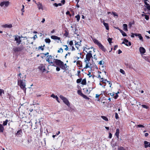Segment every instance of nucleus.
<instances>
[{
  "label": "nucleus",
  "mask_w": 150,
  "mask_h": 150,
  "mask_svg": "<svg viewBox=\"0 0 150 150\" xmlns=\"http://www.w3.org/2000/svg\"><path fill=\"white\" fill-rule=\"evenodd\" d=\"M22 132L21 129L18 131L16 134V135L18 136H20L21 135Z\"/></svg>",
  "instance_id": "obj_16"
},
{
  "label": "nucleus",
  "mask_w": 150,
  "mask_h": 150,
  "mask_svg": "<svg viewBox=\"0 0 150 150\" xmlns=\"http://www.w3.org/2000/svg\"><path fill=\"white\" fill-rule=\"evenodd\" d=\"M24 47L23 45H21L19 47H14L13 50L14 52H19L21 51L24 49Z\"/></svg>",
  "instance_id": "obj_5"
},
{
  "label": "nucleus",
  "mask_w": 150,
  "mask_h": 150,
  "mask_svg": "<svg viewBox=\"0 0 150 150\" xmlns=\"http://www.w3.org/2000/svg\"><path fill=\"white\" fill-rule=\"evenodd\" d=\"M2 27L3 28H11L12 27V24H5L4 25H2Z\"/></svg>",
  "instance_id": "obj_12"
},
{
  "label": "nucleus",
  "mask_w": 150,
  "mask_h": 150,
  "mask_svg": "<svg viewBox=\"0 0 150 150\" xmlns=\"http://www.w3.org/2000/svg\"><path fill=\"white\" fill-rule=\"evenodd\" d=\"M112 13L114 16H118V15L115 12H112Z\"/></svg>",
  "instance_id": "obj_47"
},
{
  "label": "nucleus",
  "mask_w": 150,
  "mask_h": 150,
  "mask_svg": "<svg viewBox=\"0 0 150 150\" xmlns=\"http://www.w3.org/2000/svg\"><path fill=\"white\" fill-rule=\"evenodd\" d=\"M91 52H92V51H90L88 52V53H87V54H89L90 55H92Z\"/></svg>",
  "instance_id": "obj_60"
},
{
  "label": "nucleus",
  "mask_w": 150,
  "mask_h": 150,
  "mask_svg": "<svg viewBox=\"0 0 150 150\" xmlns=\"http://www.w3.org/2000/svg\"><path fill=\"white\" fill-rule=\"evenodd\" d=\"M73 42L72 40L70 41L69 42V45H70L71 46L73 45Z\"/></svg>",
  "instance_id": "obj_52"
},
{
  "label": "nucleus",
  "mask_w": 150,
  "mask_h": 150,
  "mask_svg": "<svg viewBox=\"0 0 150 150\" xmlns=\"http://www.w3.org/2000/svg\"><path fill=\"white\" fill-rule=\"evenodd\" d=\"M122 44H125L127 46H130L131 45V43L130 42H129V43L127 44V43H125V41H123L122 43Z\"/></svg>",
  "instance_id": "obj_25"
},
{
  "label": "nucleus",
  "mask_w": 150,
  "mask_h": 150,
  "mask_svg": "<svg viewBox=\"0 0 150 150\" xmlns=\"http://www.w3.org/2000/svg\"><path fill=\"white\" fill-rule=\"evenodd\" d=\"M53 62L56 63V65L59 66L60 65H62L63 62L60 60L57 59H54Z\"/></svg>",
  "instance_id": "obj_7"
},
{
  "label": "nucleus",
  "mask_w": 150,
  "mask_h": 150,
  "mask_svg": "<svg viewBox=\"0 0 150 150\" xmlns=\"http://www.w3.org/2000/svg\"><path fill=\"white\" fill-rule=\"evenodd\" d=\"M51 38L52 39L54 40H59L60 39V38L59 37L57 36L52 35L51 36Z\"/></svg>",
  "instance_id": "obj_18"
},
{
  "label": "nucleus",
  "mask_w": 150,
  "mask_h": 150,
  "mask_svg": "<svg viewBox=\"0 0 150 150\" xmlns=\"http://www.w3.org/2000/svg\"><path fill=\"white\" fill-rule=\"evenodd\" d=\"M112 137V134L111 133H110L109 136V137L110 138H111Z\"/></svg>",
  "instance_id": "obj_64"
},
{
  "label": "nucleus",
  "mask_w": 150,
  "mask_h": 150,
  "mask_svg": "<svg viewBox=\"0 0 150 150\" xmlns=\"http://www.w3.org/2000/svg\"><path fill=\"white\" fill-rule=\"evenodd\" d=\"M115 118L117 119H118L119 118L118 114L117 113H115Z\"/></svg>",
  "instance_id": "obj_49"
},
{
  "label": "nucleus",
  "mask_w": 150,
  "mask_h": 150,
  "mask_svg": "<svg viewBox=\"0 0 150 150\" xmlns=\"http://www.w3.org/2000/svg\"><path fill=\"white\" fill-rule=\"evenodd\" d=\"M144 147L145 148H147L149 147H150V143L146 141H144Z\"/></svg>",
  "instance_id": "obj_13"
},
{
  "label": "nucleus",
  "mask_w": 150,
  "mask_h": 150,
  "mask_svg": "<svg viewBox=\"0 0 150 150\" xmlns=\"http://www.w3.org/2000/svg\"><path fill=\"white\" fill-rule=\"evenodd\" d=\"M138 127H144V126L142 125H139L137 126Z\"/></svg>",
  "instance_id": "obj_48"
},
{
  "label": "nucleus",
  "mask_w": 150,
  "mask_h": 150,
  "mask_svg": "<svg viewBox=\"0 0 150 150\" xmlns=\"http://www.w3.org/2000/svg\"><path fill=\"white\" fill-rule=\"evenodd\" d=\"M125 65L127 67L129 68V69H133V67L132 64L130 63L126 62L125 63Z\"/></svg>",
  "instance_id": "obj_10"
},
{
  "label": "nucleus",
  "mask_w": 150,
  "mask_h": 150,
  "mask_svg": "<svg viewBox=\"0 0 150 150\" xmlns=\"http://www.w3.org/2000/svg\"><path fill=\"white\" fill-rule=\"evenodd\" d=\"M146 7L147 8L148 10H150V5H149L148 6H146Z\"/></svg>",
  "instance_id": "obj_63"
},
{
  "label": "nucleus",
  "mask_w": 150,
  "mask_h": 150,
  "mask_svg": "<svg viewBox=\"0 0 150 150\" xmlns=\"http://www.w3.org/2000/svg\"><path fill=\"white\" fill-rule=\"evenodd\" d=\"M124 40L125 41V43H127V42H128L129 43V42L128 41V40H127L126 39H124Z\"/></svg>",
  "instance_id": "obj_51"
},
{
  "label": "nucleus",
  "mask_w": 150,
  "mask_h": 150,
  "mask_svg": "<svg viewBox=\"0 0 150 150\" xmlns=\"http://www.w3.org/2000/svg\"><path fill=\"white\" fill-rule=\"evenodd\" d=\"M60 50L62 51V52H63V49L62 48H61L57 51L58 53H60L61 52Z\"/></svg>",
  "instance_id": "obj_46"
},
{
  "label": "nucleus",
  "mask_w": 150,
  "mask_h": 150,
  "mask_svg": "<svg viewBox=\"0 0 150 150\" xmlns=\"http://www.w3.org/2000/svg\"><path fill=\"white\" fill-rule=\"evenodd\" d=\"M34 1L35 2L36 4H37L38 8L39 9H42L43 6L42 4H40V2H38L37 3L35 1Z\"/></svg>",
  "instance_id": "obj_11"
},
{
  "label": "nucleus",
  "mask_w": 150,
  "mask_h": 150,
  "mask_svg": "<svg viewBox=\"0 0 150 150\" xmlns=\"http://www.w3.org/2000/svg\"><path fill=\"white\" fill-rule=\"evenodd\" d=\"M47 58L46 59V61L47 62L50 64H53V62H52L51 59H52V56L50 55H48L47 56Z\"/></svg>",
  "instance_id": "obj_9"
},
{
  "label": "nucleus",
  "mask_w": 150,
  "mask_h": 150,
  "mask_svg": "<svg viewBox=\"0 0 150 150\" xmlns=\"http://www.w3.org/2000/svg\"><path fill=\"white\" fill-rule=\"evenodd\" d=\"M39 69L42 72H44L45 70V67L41 65L39 66Z\"/></svg>",
  "instance_id": "obj_17"
},
{
  "label": "nucleus",
  "mask_w": 150,
  "mask_h": 150,
  "mask_svg": "<svg viewBox=\"0 0 150 150\" xmlns=\"http://www.w3.org/2000/svg\"><path fill=\"white\" fill-rule=\"evenodd\" d=\"M78 93L81 96H82L83 95V94L82 93L81 91L80 90H79L78 91H77Z\"/></svg>",
  "instance_id": "obj_30"
},
{
  "label": "nucleus",
  "mask_w": 150,
  "mask_h": 150,
  "mask_svg": "<svg viewBox=\"0 0 150 150\" xmlns=\"http://www.w3.org/2000/svg\"><path fill=\"white\" fill-rule=\"evenodd\" d=\"M51 97H53L54 98H55L57 97V96H55L54 94H52L51 96Z\"/></svg>",
  "instance_id": "obj_50"
},
{
  "label": "nucleus",
  "mask_w": 150,
  "mask_h": 150,
  "mask_svg": "<svg viewBox=\"0 0 150 150\" xmlns=\"http://www.w3.org/2000/svg\"><path fill=\"white\" fill-rule=\"evenodd\" d=\"M119 31L121 32V33H122V35L123 36H127V35L122 30H119Z\"/></svg>",
  "instance_id": "obj_22"
},
{
  "label": "nucleus",
  "mask_w": 150,
  "mask_h": 150,
  "mask_svg": "<svg viewBox=\"0 0 150 150\" xmlns=\"http://www.w3.org/2000/svg\"><path fill=\"white\" fill-rule=\"evenodd\" d=\"M2 93H4V91L3 90L0 89V95L1 96Z\"/></svg>",
  "instance_id": "obj_45"
},
{
  "label": "nucleus",
  "mask_w": 150,
  "mask_h": 150,
  "mask_svg": "<svg viewBox=\"0 0 150 150\" xmlns=\"http://www.w3.org/2000/svg\"><path fill=\"white\" fill-rule=\"evenodd\" d=\"M138 37L139 38V39L141 40L142 41H143V40L142 37L141 36V34H139V35L138 36Z\"/></svg>",
  "instance_id": "obj_32"
},
{
  "label": "nucleus",
  "mask_w": 150,
  "mask_h": 150,
  "mask_svg": "<svg viewBox=\"0 0 150 150\" xmlns=\"http://www.w3.org/2000/svg\"><path fill=\"white\" fill-rule=\"evenodd\" d=\"M15 40L16 41V42L18 43V45L20 44L21 42V37L18 35L15 36Z\"/></svg>",
  "instance_id": "obj_8"
},
{
  "label": "nucleus",
  "mask_w": 150,
  "mask_h": 150,
  "mask_svg": "<svg viewBox=\"0 0 150 150\" xmlns=\"http://www.w3.org/2000/svg\"><path fill=\"white\" fill-rule=\"evenodd\" d=\"M59 97L62 100L64 103L67 105L68 107L70 106V103L66 98L62 95H60Z\"/></svg>",
  "instance_id": "obj_4"
},
{
  "label": "nucleus",
  "mask_w": 150,
  "mask_h": 150,
  "mask_svg": "<svg viewBox=\"0 0 150 150\" xmlns=\"http://www.w3.org/2000/svg\"><path fill=\"white\" fill-rule=\"evenodd\" d=\"M81 40H80V42H76V41H75V45H79V46H80L81 45ZM76 47L77 49H78V48L79 47H78L77 46H76Z\"/></svg>",
  "instance_id": "obj_19"
},
{
  "label": "nucleus",
  "mask_w": 150,
  "mask_h": 150,
  "mask_svg": "<svg viewBox=\"0 0 150 150\" xmlns=\"http://www.w3.org/2000/svg\"><path fill=\"white\" fill-rule=\"evenodd\" d=\"M65 33L64 34V35L66 37H67V36L69 34V33L67 30H65Z\"/></svg>",
  "instance_id": "obj_38"
},
{
  "label": "nucleus",
  "mask_w": 150,
  "mask_h": 150,
  "mask_svg": "<svg viewBox=\"0 0 150 150\" xmlns=\"http://www.w3.org/2000/svg\"><path fill=\"white\" fill-rule=\"evenodd\" d=\"M142 106L143 108H145L146 109H148L149 108V107L144 105H142Z\"/></svg>",
  "instance_id": "obj_42"
},
{
  "label": "nucleus",
  "mask_w": 150,
  "mask_h": 150,
  "mask_svg": "<svg viewBox=\"0 0 150 150\" xmlns=\"http://www.w3.org/2000/svg\"><path fill=\"white\" fill-rule=\"evenodd\" d=\"M45 41L47 43H48L49 44L50 42V40L49 38H46L45 39Z\"/></svg>",
  "instance_id": "obj_29"
},
{
  "label": "nucleus",
  "mask_w": 150,
  "mask_h": 150,
  "mask_svg": "<svg viewBox=\"0 0 150 150\" xmlns=\"http://www.w3.org/2000/svg\"><path fill=\"white\" fill-rule=\"evenodd\" d=\"M76 18V20L78 22L80 18V16L79 15H78L75 16Z\"/></svg>",
  "instance_id": "obj_31"
},
{
  "label": "nucleus",
  "mask_w": 150,
  "mask_h": 150,
  "mask_svg": "<svg viewBox=\"0 0 150 150\" xmlns=\"http://www.w3.org/2000/svg\"><path fill=\"white\" fill-rule=\"evenodd\" d=\"M59 66H60V67L62 69L65 70L67 69V67H65V66L64 65L63 62L62 64V65H60Z\"/></svg>",
  "instance_id": "obj_21"
},
{
  "label": "nucleus",
  "mask_w": 150,
  "mask_h": 150,
  "mask_svg": "<svg viewBox=\"0 0 150 150\" xmlns=\"http://www.w3.org/2000/svg\"><path fill=\"white\" fill-rule=\"evenodd\" d=\"M144 4H145L146 5V6H149V4H148L147 3V2H146V1H145L144 2Z\"/></svg>",
  "instance_id": "obj_56"
},
{
  "label": "nucleus",
  "mask_w": 150,
  "mask_h": 150,
  "mask_svg": "<svg viewBox=\"0 0 150 150\" xmlns=\"http://www.w3.org/2000/svg\"><path fill=\"white\" fill-rule=\"evenodd\" d=\"M54 5L56 7H57L58 6H62V4L61 3H59V4H57L56 3H55L54 4Z\"/></svg>",
  "instance_id": "obj_35"
},
{
  "label": "nucleus",
  "mask_w": 150,
  "mask_h": 150,
  "mask_svg": "<svg viewBox=\"0 0 150 150\" xmlns=\"http://www.w3.org/2000/svg\"><path fill=\"white\" fill-rule=\"evenodd\" d=\"M79 1V0H78V1H77V4H76V6L77 7V8H79V5L78 4Z\"/></svg>",
  "instance_id": "obj_57"
},
{
  "label": "nucleus",
  "mask_w": 150,
  "mask_h": 150,
  "mask_svg": "<svg viewBox=\"0 0 150 150\" xmlns=\"http://www.w3.org/2000/svg\"><path fill=\"white\" fill-rule=\"evenodd\" d=\"M8 122V120H5V121H4L3 123V125L4 126H5L7 124V122Z\"/></svg>",
  "instance_id": "obj_34"
},
{
  "label": "nucleus",
  "mask_w": 150,
  "mask_h": 150,
  "mask_svg": "<svg viewBox=\"0 0 150 150\" xmlns=\"http://www.w3.org/2000/svg\"><path fill=\"white\" fill-rule=\"evenodd\" d=\"M123 30L125 31H127V24H123Z\"/></svg>",
  "instance_id": "obj_20"
},
{
  "label": "nucleus",
  "mask_w": 150,
  "mask_h": 150,
  "mask_svg": "<svg viewBox=\"0 0 150 150\" xmlns=\"http://www.w3.org/2000/svg\"><path fill=\"white\" fill-rule=\"evenodd\" d=\"M92 57V55H90L88 54H87L86 55V58L85 59V62L86 63V65L84 69H87V68L89 67V66L88 65L89 63V61L90 60L91 58Z\"/></svg>",
  "instance_id": "obj_2"
},
{
  "label": "nucleus",
  "mask_w": 150,
  "mask_h": 150,
  "mask_svg": "<svg viewBox=\"0 0 150 150\" xmlns=\"http://www.w3.org/2000/svg\"><path fill=\"white\" fill-rule=\"evenodd\" d=\"M93 88H88V90H89V93H90V92L92 90Z\"/></svg>",
  "instance_id": "obj_55"
},
{
  "label": "nucleus",
  "mask_w": 150,
  "mask_h": 150,
  "mask_svg": "<svg viewBox=\"0 0 150 150\" xmlns=\"http://www.w3.org/2000/svg\"><path fill=\"white\" fill-rule=\"evenodd\" d=\"M139 50L141 54H144L146 52V50L143 47H140Z\"/></svg>",
  "instance_id": "obj_14"
},
{
  "label": "nucleus",
  "mask_w": 150,
  "mask_h": 150,
  "mask_svg": "<svg viewBox=\"0 0 150 150\" xmlns=\"http://www.w3.org/2000/svg\"><path fill=\"white\" fill-rule=\"evenodd\" d=\"M119 130L118 129H117L116 130V132L115 133V135L116 136H119Z\"/></svg>",
  "instance_id": "obj_26"
},
{
  "label": "nucleus",
  "mask_w": 150,
  "mask_h": 150,
  "mask_svg": "<svg viewBox=\"0 0 150 150\" xmlns=\"http://www.w3.org/2000/svg\"><path fill=\"white\" fill-rule=\"evenodd\" d=\"M87 75L89 76V77H90L92 76V75L91 74V73L88 71V73L87 74Z\"/></svg>",
  "instance_id": "obj_54"
},
{
  "label": "nucleus",
  "mask_w": 150,
  "mask_h": 150,
  "mask_svg": "<svg viewBox=\"0 0 150 150\" xmlns=\"http://www.w3.org/2000/svg\"><path fill=\"white\" fill-rule=\"evenodd\" d=\"M103 24H104V26H105V27L106 29L107 30H109V27H108V23H105V22H104L103 23Z\"/></svg>",
  "instance_id": "obj_24"
},
{
  "label": "nucleus",
  "mask_w": 150,
  "mask_h": 150,
  "mask_svg": "<svg viewBox=\"0 0 150 150\" xmlns=\"http://www.w3.org/2000/svg\"><path fill=\"white\" fill-rule=\"evenodd\" d=\"M82 97L83 98H84L86 99H89V98L88 97L86 96L83 94L82 96Z\"/></svg>",
  "instance_id": "obj_36"
},
{
  "label": "nucleus",
  "mask_w": 150,
  "mask_h": 150,
  "mask_svg": "<svg viewBox=\"0 0 150 150\" xmlns=\"http://www.w3.org/2000/svg\"><path fill=\"white\" fill-rule=\"evenodd\" d=\"M81 61H78L76 62V64L77 65H78L81 66V67H82V65L81 63Z\"/></svg>",
  "instance_id": "obj_33"
},
{
  "label": "nucleus",
  "mask_w": 150,
  "mask_h": 150,
  "mask_svg": "<svg viewBox=\"0 0 150 150\" xmlns=\"http://www.w3.org/2000/svg\"><path fill=\"white\" fill-rule=\"evenodd\" d=\"M9 2L8 1H3L0 3V6L1 7H6L9 4Z\"/></svg>",
  "instance_id": "obj_6"
},
{
  "label": "nucleus",
  "mask_w": 150,
  "mask_h": 150,
  "mask_svg": "<svg viewBox=\"0 0 150 150\" xmlns=\"http://www.w3.org/2000/svg\"><path fill=\"white\" fill-rule=\"evenodd\" d=\"M86 79H83L81 81V83L82 84L84 85H86Z\"/></svg>",
  "instance_id": "obj_27"
},
{
  "label": "nucleus",
  "mask_w": 150,
  "mask_h": 150,
  "mask_svg": "<svg viewBox=\"0 0 150 150\" xmlns=\"http://www.w3.org/2000/svg\"><path fill=\"white\" fill-rule=\"evenodd\" d=\"M4 128L1 124H0V132H3L4 131Z\"/></svg>",
  "instance_id": "obj_23"
},
{
  "label": "nucleus",
  "mask_w": 150,
  "mask_h": 150,
  "mask_svg": "<svg viewBox=\"0 0 150 150\" xmlns=\"http://www.w3.org/2000/svg\"><path fill=\"white\" fill-rule=\"evenodd\" d=\"M56 70L57 71H59L60 70V69L59 67H57L56 69Z\"/></svg>",
  "instance_id": "obj_59"
},
{
  "label": "nucleus",
  "mask_w": 150,
  "mask_h": 150,
  "mask_svg": "<svg viewBox=\"0 0 150 150\" xmlns=\"http://www.w3.org/2000/svg\"><path fill=\"white\" fill-rule=\"evenodd\" d=\"M101 79L102 80V81L103 83H105V81H106L108 82L109 84H110V87H111L112 83H111L109 81H107L106 79H104L103 78H101Z\"/></svg>",
  "instance_id": "obj_15"
},
{
  "label": "nucleus",
  "mask_w": 150,
  "mask_h": 150,
  "mask_svg": "<svg viewBox=\"0 0 150 150\" xmlns=\"http://www.w3.org/2000/svg\"><path fill=\"white\" fill-rule=\"evenodd\" d=\"M120 72H121L123 74H125V73L124 71L122 69H120Z\"/></svg>",
  "instance_id": "obj_39"
},
{
  "label": "nucleus",
  "mask_w": 150,
  "mask_h": 150,
  "mask_svg": "<svg viewBox=\"0 0 150 150\" xmlns=\"http://www.w3.org/2000/svg\"><path fill=\"white\" fill-rule=\"evenodd\" d=\"M18 76V85L25 92H26V75L24 74L20 73L17 75Z\"/></svg>",
  "instance_id": "obj_1"
},
{
  "label": "nucleus",
  "mask_w": 150,
  "mask_h": 150,
  "mask_svg": "<svg viewBox=\"0 0 150 150\" xmlns=\"http://www.w3.org/2000/svg\"><path fill=\"white\" fill-rule=\"evenodd\" d=\"M112 39L111 38H109L108 39V40L110 44L112 43Z\"/></svg>",
  "instance_id": "obj_40"
},
{
  "label": "nucleus",
  "mask_w": 150,
  "mask_h": 150,
  "mask_svg": "<svg viewBox=\"0 0 150 150\" xmlns=\"http://www.w3.org/2000/svg\"><path fill=\"white\" fill-rule=\"evenodd\" d=\"M118 150H125V149L122 147L120 146L118 149Z\"/></svg>",
  "instance_id": "obj_41"
},
{
  "label": "nucleus",
  "mask_w": 150,
  "mask_h": 150,
  "mask_svg": "<svg viewBox=\"0 0 150 150\" xmlns=\"http://www.w3.org/2000/svg\"><path fill=\"white\" fill-rule=\"evenodd\" d=\"M38 48L39 49H41L42 50H44V48L42 47V46H39Z\"/></svg>",
  "instance_id": "obj_53"
},
{
  "label": "nucleus",
  "mask_w": 150,
  "mask_h": 150,
  "mask_svg": "<svg viewBox=\"0 0 150 150\" xmlns=\"http://www.w3.org/2000/svg\"><path fill=\"white\" fill-rule=\"evenodd\" d=\"M145 16V18L147 20H148L149 19V16L146 15H142V16Z\"/></svg>",
  "instance_id": "obj_37"
},
{
  "label": "nucleus",
  "mask_w": 150,
  "mask_h": 150,
  "mask_svg": "<svg viewBox=\"0 0 150 150\" xmlns=\"http://www.w3.org/2000/svg\"><path fill=\"white\" fill-rule=\"evenodd\" d=\"M64 46H65V47H66V48H65V50L67 51L68 50V47L67 46V45H64Z\"/></svg>",
  "instance_id": "obj_58"
},
{
  "label": "nucleus",
  "mask_w": 150,
  "mask_h": 150,
  "mask_svg": "<svg viewBox=\"0 0 150 150\" xmlns=\"http://www.w3.org/2000/svg\"><path fill=\"white\" fill-rule=\"evenodd\" d=\"M65 1V0H62L61 1V3L63 4H64Z\"/></svg>",
  "instance_id": "obj_62"
},
{
  "label": "nucleus",
  "mask_w": 150,
  "mask_h": 150,
  "mask_svg": "<svg viewBox=\"0 0 150 150\" xmlns=\"http://www.w3.org/2000/svg\"><path fill=\"white\" fill-rule=\"evenodd\" d=\"M78 31V30L76 28H75V31L74 32V33L76 34L77 36H79V35L78 34H77V32Z\"/></svg>",
  "instance_id": "obj_43"
},
{
  "label": "nucleus",
  "mask_w": 150,
  "mask_h": 150,
  "mask_svg": "<svg viewBox=\"0 0 150 150\" xmlns=\"http://www.w3.org/2000/svg\"><path fill=\"white\" fill-rule=\"evenodd\" d=\"M81 79H78L76 80V82L77 83H79L81 82Z\"/></svg>",
  "instance_id": "obj_44"
},
{
  "label": "nucleus",
  "mask_w": 150,
  "mask_h": 150,
  "mask_svg": "<svg viewBox=\"0 0 150 150\" xmlns=\"http://www.w3.org/2000/svg\"><path fill=\"white\" fill-rule=\"evenodd\" d=\"M93 41L94 43L97 44L99 47V48L102 51L105 52L106 50L104 46H103L102 44L98 40L96 39H93Z\"/></svg>",
  "instance_id": "obj_3"
},
{
  "label": "nucleus",
  "mask_w": 150,
  "mask_h": 150,
  "mask_svg": "<svg viewBox=\"0 0 150 150\" xmlns=\"http://www.w3.org/2000/svg\"><path fill=\"white\" fill-rule=\"evenodd\" d=\"M102 63H103L102 61H100L99 62V64L100 65H102V64H103H103Z\"/></svg>",
  "instance_id": "obj_61"
},
{
  "label": "nucleus",
  "mask_w": 150,
  "mask_h": 150,
  "mask_svg": "<svg viewBox=\"0 0 150 150\" xmlns=\"http://www.w3.org/2000/svg\"><path fill=\"white\" fill-rule=\"evenodd\" d=\"M101 117L104 120L106 121H108V118L104 116H101Z\"/></svg>",
  "instance_id": "obj_28"
}]
</instances>
